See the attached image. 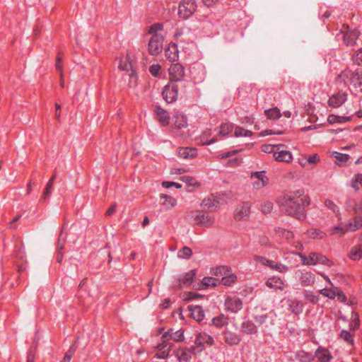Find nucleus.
Returning a JSON list of instances; mask_svg holds the SVG:
<instances>
[{
	"mask_svg": "<svg viewBox=\"0 0 362 362\" xmlns=\"http://www.w3.org/2000/svg\"><path fill=\"white\" fill-rule=\"evenodd\" d=\"M304 193L303 189H298L281 197L278 201L281 211L298 220H304L306 218L304 206L310 204L309 196H303Z\"/></svg>",
	"mask_w": 362,
	"mask_h": 362,
	"instance_id": "1",
	"label": "nucleus"
},
{
	"mask_svg": "<svg viewBox=\"0 0 362 362\" xmlns=\"http://www.w3.org/2000/svg\"><path fill=\"white\" fill-rule=\"evenodd\" d=\"M190 218L192 220L194 224L206 228L211 227L215 221L214 216L199 211H192L190 214Z\"/></svg>",
	"mask_w": 362,
	"mask_h": 362,
	"instance_id": "2",
	"label": "nucleus"
},
{
	"mask_svg": "<svg viewBox=\"0 0 362 362\" xmlns=\"http://www.w3.org/2000/svg\"><path fill=\"white\" fill-rule=\"evenodd\" d=\"M214 342V339L211 335L206 332H199L195 337L194 346H192L193 351L201 353L206 346H212Z\"/></svg>",
	"mask_w": 362,
	"mask_h": 362,
	"instance_id": "3",
	"label": "nucleus"
},
{
	"mask_svg": "<svg viewBox=\"0 0 362 362\" xmlns=\"http://www.w3.org/2000/svg\"><path fill=\"white\" fill-rule=\"evenodd\" d=\"M345 84H351L354 87L362 86V71H344L339 75Z\"/></svg>",
	"mask_w": 362,
	"mask_h": 362,
	"instance_id": "4",
	"label": "nucleus"
},
{
	"mask_svg": "<svg viewBox=\"0 0 362 362\" xmlns=\"http://www.w3.org/2000/svg\"><path fill=\"white\" fill-rule=\"evenodd\" d=\"M164 37L162 35H153L148 41V51L152 56H156L163 50Z\"/></svg>",
	"mask_w": 362,
	"mask_h": 362,
	"instance_id": "5",
	"label": "nucleus"
},
{
	"mask_svg": "<svg viewBox=\"0 0 362 362\" xmlns=\"http://www.w3.org/2000/svg\"><path fill=\"white\" fill-rule=\"evenodd\" d=\"M343 30L340 31L342 34V38L344 44L347 47H352L356 43V40L361 35V32L358 29H350L349 26L344 25Z\"/></svg>",
	"mask_w": 362,
	"mask_h": 362,
	"instance_id": "6",
	"label": "nucleus"
},
{
	"mask_svg": "<svg viewBox=\"0 0 362 362\" xmlns=\"http://www.w3.org/2000/svg\"><path fill=\"white\" fill-rule=\"evenodd\" d=\"M197 4L194 0H182L178 7V14L184 19L189 18L196 11Z\"/></svg>",
	"mask_w": 362,
	"mask_h": 362,
	"instance_id": "7",
	"label": "nucleus"
},
{
	"mask_svg": "<svg viewBox=\"0 0 362 362\" xmlns=\"http://www.w3.org/2000/svg\"><path fill=\"white\" fill-rule=\"evenodd\" d=\"M164 100L168 103H172L175 101L178 96L177 86L175 83L169 82L165 85L162 91Z\"/></svg>",
	"mask_w": 362,
	"mask_h": 362,
	"instance_id": "8",
	"label": "nucleus"
},
{
	"mask_svg": "<svg viewBox=\"0 0 362 362\" xmlns=\"http://www.w3.org/2000/svg\"><path fill=\"white\" fill-rule=\"evenodd\" d=\"M170 82L181 81L185 77V68L179 63L173 64L169 68Z\"/></svg>",
	"mask_w": 362,
	"mask_h": 362,
	"instance_id": "9",
	"label": "nucleus"
},
{
	"mask_svg": "<svg viewBox=\"0 0 362 362\" xmlns=\"http://www.w3.org/2000/svg\"><path fill=\"white\" fill-rule=\"evenodd\" d=\"M196 273L197 271L195 269H192L184 274L176 280L173 286L178 288L189 286L193 282Z\"/></svg>",
	"mask_w": 362,
	"mask_h": 362,
	"instance_id": "10",
	"label": "nucleus"
},
{
	"mask_svg": "<svg viewBox=\"0 0 362 362\" xmlns=\"http://www.w3.org/2000/svg\"><path fill=\"white\" fill-rule=\"evenodd\" d=\"M173 346V343L162 339L161 343L158 344L155 348L158 349L155 357L160 359H165L168 357L170 351Z\"/></svg>",
	"mask_w": 362,
	"mask_h": 362,
	"instance_id": "11",
	"label": "nucleus"
},
{
	"mask_svg": "<svg viewBox=\"0 0 362 362\" xmlns=\"http://www.w3.org/2000/svg\"><path fill=\"white\" fill-rule=\"evenodd\" d=\"M226 309L231 313H238L243 308V302L237 296H228L225 300Z\"/></svg>",
	"mask_w": 362,
	"mask_h": 362,
	"instance_id": "12",
	"label": "nucleus"
},
{
	"mask_svg": "<svg viewBox=\"0 0 362 362\" xmlns=\"http://www.w3.org/2000/svg\"><path fill=\"white\" fill-rule=\"evenodd\" d=\"M284 302L288 308L290 312L294 315H298L301 314L304 309L303 303L297 298L284 299Z\"/></svg>",
	"mask_w": 362,
	"mask_h": 362,
	"instance_id": "13",
	"label": "nucleus"
},
{
	"mask_svg": "<svg viewBox=\"0 0 362 362\" xmlns=\"http://www.w3.org/2000/svg\"><path fill=\"white\" fill-rule=\"evenodd\" d=\"M250 213V204L243 202L235 209L234 217L236 220H243L249 216Z\"/></svg>",
	"mask_w": 362,
	"mask_h": 362,
	"instance_id": "14",
	"label": "nucleus"
},
{
	"mask_svg": "<svg viewBox=\"0 0 362 362\" xmlns=\"http://www.w3.org/2000/svg\"><path fill=\"white\" fill-rule=\"evenodd\" d=\"M347 99V94L346 93L339 91L336 94L332 95L328 100V104L331 107H339Z\"/></svg>",
	"mask_w": 362,
	"mask_h": 362,
	"instance_id": "15",
	"label": "nucleus"
},
{
	"mask_svg": "<svg viewBox=\"0 0 362 362\" xmlns=\"http://www.w3.org/2000/svg\"><path fill=\"white\" fill-rule=\"evenodd\" d=\"M118 68L122 71H131L129 74L131 77L136 76L135 70H134L132 68V60L129 54H127L124 57L120 58Z\"/></svg>",
	"mask_w": 362,
	"mask_h": 362,
	"instance_id": "16",
	"label": "nucleus"
},
{
	"mask_svg": "<svg viewBox=\"0 0 362 362\" xmlns=\"http://www.w3.org/2000/svg\"><path fill=\"white\" fill-rule=\"evenodd\" d=\"M315 357H316L319 362H330L333 358L329 351L322 346H319L315 351Z\"/></svg>",
	"mask_w": 362,
	"mask_h": 362,
	"instance_id": "17",
	"label": "nucleus"
},
{
	"mask_svg": "<svg viewBox=\"0 0 362 362\" xmlns=\"http://www.w3.org/2000/svg\"><path fill=\"white\" fill-rule=\"evenodd\" d=\"M157 120L161 124L162 126L165 127L169 124L170 116L168 112L160 106H156L154 110Z\"/></svg>",
	"mask_w": 362,
	"mask_h": 362,
	"instance_id": "18",
	"label": "nucleus"
},
{
	"mask_svg": "<svg viewBox=\"0 0 362 362\" xmlns=\"http://www.w3.org/2000/svg\"><path fill=\"white\" fill-rule=\"evenodd\" d=\"M192 354H197L193 351L192 346L190 349H178L175 351V356L180 362H189L192 358Z\"/></svg>",
	"mask_w": 362,
	"mask_h": 362,
	"instance_id": "19",
	"label": "nucleus"
},
{
	"mask_svg": "<svg viewBox=\"0 0 362 362\" xmlns=\"http://www.w3.org/2000/svg\"><path fill=\"white\" fill-rule=\"evenodd\" d=\"M223 334L225 342L230 346L238 345L240 341V337L237 333L226 330Z\"/></svg>",
	"mask_w": 362,
	"mask_h": 362,
	"instance_id": "20",
	"label": "nucleus"
},
{
	"mask_svg": "<svg viewBox=\"0 0 362 362\" xmlns=\"http://www.w3.org/2000/svg\"><path fill=\"white\" fill-rule=\"evenodd\" d=\"M191 317L197 322H201L204 318V311L199 305H190L188 306Z\"/></svg>",
	"mask_w": 362,
	"mask_h": 362,
	"instance_id": "21",
	"label": "nucleus"
},
{
	"mask_svg": "<svg viewBox=\"0 0 362 362\" xmlns=\"http://www.w3.org/2000/svg\"><path fill=\"white\" fill-rule=\"evenodd\" d=\"M274 158L278 162L289 163L292 160V154L289 151L276 150L274 152Z\"/></svg>",
	"mask_w": 362,
	"mask_h": 362,
	"instance_id": "22",
	"label": "nucleus"
},
{
	"mask_svg": "<svg viewBox=\"0 0 362 362\" xmlns=\"http://www.w3.org/2000/svg\"><path fill=\"white\" fill-rule=\"evenodd\" d=\"M265 284L267 287L275 290L282 291L284 288V281L278 276H273L268 279Z\"/></svg>",
	"mask_w": 362,
	"mask_h": 362,
	"instance_id": "23",
	"label": "nucleus"
},
{
	"mask_svg": "<svg viewBox=\"0 0 362 362\" xmlns=\"http://www.w3.org/2000/svg\"><path fill=\"white\" fill-rule=\"evenodd\" d=\"M173 121L175 127L177 129H182L187 127V117L181 112L175 113L173 117Z\"/></svg>",
	"mask_w": 362,
	"mask_h": 362,
	"instance_id": "24",
	"label": "nucleus"
},
{
	"mask_svg": "<svg viewBox=\"0 0 362 362\" xmlns=\"http://www.w3.org/2000/svg\"><path fill=\"white\" fill-rule=\"evenodd\" d=\"M252 177L257 179V182L254 183L256 188H261L267 185L268 179L265 175L264 171L255 172L252 174Z\"/></svg>",
	"mask_w": 362,
	"mask_h": 362,
	"instance_id": "25",
	"label": "nucleus"
},
{
	"mask_svg": "<svg viewBox=\"0 0 362 362\" xmlns=\"http://www.w3.org/2000/svg\"><path fill=\"white\" fill-rule=\"evenodd\" d=\"M177 153L183 158H193L196 157L197 151L195 148L182 147L177 149Z\"/></svg>",
	"mask_w": 362,
	"mask_h": 362,
	"instance_id": "26",
	"label": "nucleus"
},
{
	"mask_svg": "<svg viewBox=\"0 0 362 362\" xmlns=\"http://www.w3.org/2000/svg\"><path fill=\"white\" fill-rule=\"evenodd\" d=\"M218 201L214 195H211L208 198L203 199L202 203V206L210 211H215L218 208Z\"/></svg>",
	"mask_w": 362,
	"mask_h": 362,
	"instance_id": "27",
	"label": "nucleus"
},
{
	"mask_svg": "<svg viewBox=\"0 0 362 362\" xmlns=\"http://www.w3.org/2000/svg\"><path fill=\"white\" fill-rule=\"evenodd\" d=\"M241 331L246 334H254L257 332V329L254 322L247 320L242 323Z\"/></svg>",
	"mask_w": 362,
	"mask_h": 362,
	"instance_id": "28",
	"label": "nucleus"
},
{
	"mask_svg": "<svg viewBox=\"0 0 362 362\" xmlns=\"http://www.w3.org/2000/svg\"><path fill=\"white\" fill-rule=\"evenodd\" d=\"M161 204L163 205L166 209H170L175 206L177 201L175 198L165 194H161L160 196Z\"/></svg>",
	"mask_w": 362,
	"mask_h": 362,
	"instance_id": "29",
	"label": "nucleus"
},
{
	"mask_svg": "<svg viewBox=\"0 0 362 362\" xmlns=\"http://www.w3.org/2000/svg\"><path fill=\"white\" fill-rule=\"evenodd\" d=\"M165 56L171 62L176 61L178 58L177 46L175 44L170 45L165 50Z\"/></svg>",
	"mask_w": 362,
	"mask_h": 362,
	"instance_id": "30",
	"label": "nucleus"
},
{
	"mask_svg": "<svg viewBox=\"0 0 362 362\" xmlns=\"http://www.w3.org/2000/svg\"><path fill=\"white\" fill-rule=\"evenodd\" d=\"M300 284L304 286H311L315 281V275L310 272H306L302 274L300 279Z\"/></svg>",
	"mask_w": 362,
	"mask_h": 362,
	"instance_id": "31",
	"label": "nucleus"
},
{
	"mask_svg": "<svg viewBox=\"0 0 362 362\" xmlns=\"http://www.w3.org/2000/svg\"><path fill=\"white\" fill-rule=\"evenodd\" d=\"M220 284V280L214 277H204L202 281V284L199 286L200 289H206L209 286L216 287Z\"/></svg>",
	"mask_w": 362,
	"mask_h": 362,
	"instance_id": "32",
	"label": "nucleus"
},
{
	"mask_svg": "<svg viewBox=\"0 0 362 362\" xmlns=\"http://www.w3.org/2000/svg\"><path fill=\"white\" fill-rule=\"evenodd\" d=\"M294 255L298 256L305 265H315L316 262L315 259V252L310 253L309 256L307 257L301 252H295Z\"/></svg>",
	"mask_w": 362,
	"mask_h": 362,
	"instance_id": "33",
	"label": "nucleus"
},
{
	"mask_svg": "<svg viewBox=\"0 0 362 362\" xmlns=\"http://www.w3.org/2000/svg\"><path fill=\"white\" fill-rule=\"evenodd\" d=\"M295 356L300 362H313L315 358L312 354L304 351L296 352Z\"/></svg>",
	"mask_w": 362,
	"mask_h": 362,
	"instance_id": "34",
	"label": "nucleus"
},
{
	"mask_svg": "<svg viewBox=\"0 0 362 362\" xmlns=\"http://www.w3.org/2000/svg\"><path fill=\"white\" fill-rule=\"evenodd\" d=\"M360 325L359 315L357 313L353 311L351 313V322L349 324L350 330L354 332L356 330L359 329Z\"/></svg>",
	"mask_w": 362,
	"mask_h": 362,
	"instance_id": "35",
	"label": "nucleus"
},
{
	"mask_svg": "<svg viewBox=\"0 0 362 362\" xmlns=\"http://www.w3.org/2000/svg\"><path fill=\"white\" fill-rule=\"evenodd\" d=\"M347 224L349 232L356 231L362 228V216H356L354 219V222L350 221Z\"/></svg>",
	"mask_w": 362,
	"mask_h": 362,
	"instance_id": "36",
	"label": "nucleus"
},
{
	"mask_svg": "<svg viewBox=\"0 0 362 362\" xmlns=\"http://www.w3.org/2000/svg\"><path fill=\"white\" fill-rule=\"evenodd\" d=\"M349 257L352 260H358L362 258V245L353 247L349 253Z\"/></svg>",
	"mask_w": 362,
	"mask_h": 362,
	"instance_id": "37",
	"label": "nucleus"
},
{
	"mask_svg": "<svg viewBox=\"0 0 362 362\" xmlns=\"http://www.w3.org/2000/svg\"><path fill=\"white\" fill-rule=\"evenodd\" d=\"M349 229H348V224H342L336 226L332 228V231L331 233L332 235H336L338 237L343 236L346 232H349Z\"/></svg>",
	"mask_w": 362,
	"mask_h": 362,
	"instance_id": "38",
	"label": "nucleus"
},
{
	"mask_svg": "<svg viewBox=\"0 0 362 362\" xmlns=\"http://www.w3.org/2000/svg\"><path fill=\"white\" fill-rule=\"evenodd\" d=\"M211 135V131L210 129H207L200 136V142L202 145H210L216 141V139H212L211 140L209 138Z\"/></svg>",
	"mask_w": 362,
	"mask_h": 362,
	"instance_id": "39",
	"label": "nucleus"
},
{
	"mask_svg": "<svg viewBox=\"0 0 362 362\" xmlns=\"http://www.w3.org/2000/svg\"><path fill=\"white\" fill-rule=\"evenodd\" d=\"M351 119V117H345V116H337L334 115H331L328 117L327 121L329 124L334 123H344L349 122Z\"/></svg>",
	"mask_w": 362,
	"mask_h": 362,
	"instance_id": "40",
	"label": "nucleus"
},
{
	"mask_svg": "<svg viewBox=\"0 0 362 362\" xmlns=\"http://www.w3.org/2000/svg\"><path fill=\"white\" fill-rule=\"evenodd\" d=\"M56 178V174H54L52 177L47 182L46 187L43 192L42 199L45 200L48 197L52 192V186Z\"/></svg>",
	"mask_w": 362,
	"mask_h": 362,
	"instance_id": "41",
	"label": "nucleus"
},
{
	"mask_svg": "<svg viewBox=\"0 0 362 362\" xmlns=\"http://www.w3.org/2000/svg\"><path fill=\"white\" fill-rule=\"evenodd\" d=\"M307 235L313 239H322L325 237L326 234L320 230L312 228L307 231Z\"/></svg>",
	"mask_w": 362,
	"mask_h": 362,
	"instance_id": "42",
	"label": "nucleus"
},
{
	"mask_svg": "<svg viewBox=\"0 0 362 362\" xmlns=\"http://www.w3.org/2000/svg\"><path fill=\"white\" fill-rule=\"evenodd\" d=\"M264 113L267 117L270 119H279L281 116V114L277 107L266 110Z\"/></svg>",
	"mask_w": 362,
	"mask_h": 362,
	"instance_id": "43",
	"label": "nucleus"
},
{
	"mask_svg": "<svg viewBox=\"0 0 362 362\" xmlns=\"http://www.w3.org/2000/svg\"><path fill=\"white\" fill-rule=\"evenodd\" d=\"M236 279V275L231 274L230 272L228 274L222 276L221 282L225 286H230L235 282Z\"/></svg>",
	"mask_w": 362,
	"mask_h": 362,
	"instance_id": "44",
	"label": "nucleus"
},
{
	"mask_svg": "<svg viewBox=\"0 0 362 362\" xmlns=\"http://www.w3.org/2000/svg\"><path fill=\"white\" fill-rule=\"evenodd\" d=\"M284 145L278 144V145H272V144H264L262 146L261 149L263 152L267 153H273L274 155V152L276 150H279Z\"/></svg>",
	"mask_w": 362,
	"mask_h": 362,
	"instance_id": "45",
	"label": "nucleus"
},
{
	"mask_svg": "<svg viewBox=\"0 0 362 362\" xmlns=\"http://www.w3.org/2000/svg\"><path fill=\"white\" fill-rule=\"evenodd\" d=\"M192 251L191 248L187 246L183 247L177 252L178 257L182 259H188L192 257Z\"/></svg>",
	"mask_w": 362,
	"mask_h": 362,
	"instance_id": "46",
	"label": "nucleus"
},
{
	"mask_svg": "<svg viewBox=\"0 0 362 362\" xmlns=\"http://www.w3.org/2000/svg\"><path fill=\"white\" fill-rule=\"evenodd\" d=\"M212 324L217 327H221L228 324V319L223 315H221L214 317Z\"/></svg>",
	"mask_w": 362,
	"mask_h": 362,
	"instance_id": "47",
	"label": "nucleus"
},
{
	"mask_svg": "<svg viewBox=\"0 0 362 362\" xmlns=\"http://www.w3.org/2000/svg\"><path fill=\"white\" fill-rule=\"evenodd\" d=\"M230 271V268L228 266H221L213 269V274L216 276H223L228 274Z\"/></svg>",
	"mask_w": 362,
	"mask_h": 362,
	"instance_id": "48",
	"label": "nucleus"
},
{
	"mask_svg": "<svg viewBox=\"0 0 362 362\" xmlns=\"http://www.w3.org/2000/svg\"><path fill=\"white\" fill-rule=\"evenodd\" d=\"M234 135L236 137L245 136L250 137L252 135V132L250 130H247L240 127H237L234 131Z\"/></svg>",
	"mask_w": 362,
	"mask_h": 362,
	"instance_id": "49",
	"label": "nucleus"
},
{
	"mask_svg": "<svg viewBox=\"0 0 362 362\" xmlns=\"http://www.w3.org/2000/svg\"><path fill=\"white\" fill-rule=\"evenodd\" d=\"M272 264H269V267L271 269L277 271L279 272H286L288 271V267L286 265H284L281 263L276 262L273 260L271 261Z\"/></svg>",
	"mask_w": 362,
	"mask_h": 362,
	"instance_id": "50",
	"label": "nucleus"
},
{
	"mask_svg": "<svg viewBox=\"0 0 362 362\" xmlns=\"http://www.w3.org/2000/svg\"><path fill=\"white\" fill-rule=\"evenodd\" d=\"M304 297L306 300L312 304H316L319 301V296L315 295L314 293L310 291H305Z\"/></svg>",
	"mask_w": 362,
	"mask_h": 362,
	"instance_id": "51",
	"label": "nucleus"
},
{
	"mask_svg": "<svg viewBox=\"0 0 362 362\" xmlns=\"http://www.w3.org/2000/svg\"><path fill=\"white\" fill-rule=\"evenodd\" d=\"M340 337L348 344H354V335L350 332L343 329L340 332Z\"/></svg>",
	"mask_w": 362,
	"mask_h": 362,
	"instance_id": "52",
	"label": "nucleus"
},
{
	"mask_svg": "<svg viewBox=\"0 0 362 362\" xmlns=\"http://www.w3.org/2000/svg\"><path fill=\"white\" fill-rule=\"evenodd\" d=\"M163 29V25L160 23H153L149 26L148 33L152 35H158V32Z\"/></svg>",
	"mask_w": 362,
	"mask_h": 362,
	"instance_id": "53",
	"label": "nucleus"
},
{
	"mask_svg": "<svg viewBox=\"0 0 362 362\" xmlns=\"http://www.w3.org/2000/svg\"><path fill=\"white\" fill-rule=\"evenodd\" d=\"M315 259L317 264L329 265L330 261L321 253L315 252Z\"/></svg>",
	"mask_w": 362,
	"mask_h": 362,
	"instance_id": "54",
	"label": "nucleus"
},
{
	"mask_svg": "<svg viewBox=\"0 0 362 362\" xmlns=\"http://www.w3.org/2000/svg\"><path fill=\"white\" fill-rule=\"evenodd\" d=\"M184 331L180 329L173 332L170 340H173L176 342H181L184 340Z\"/></svg>",
	"mask_w": 362,
	"mask_h": 362,
	"instance_id": "55",
	"label": "nucleus"
},
{
	"mask_svg": "<svg viewBox=\"0 0 362 362\" xmlns=\"http://www.w3.org/2000/svg\"><path fill=\"white\" fill-rule=\"evenodd\" d=\"M320 293L332 300L336 297V291L333 289L323 288L320 291Z\"/></svg>",
	"mask_w": 362,
	"mask_h": 362,
	"instance_id": "56",
	"label": "nucleus"
},
{
	"mask_svg": "<svg viewBox=\"0 0 362 362\" xmlns=\"http://www.w3.org/2000/svg\"><path fill=\"white\" fill-rule=\"evenodd\" d=\"M200 297H202L201 295L194 292H185L182 295V298L185 301H189Z\"/></svg>",
	"mask_w": 362,
	"mask_h": 362,
	"instance_id": "57",
	"label": "nucleus"
},
{
	"mask_svg": "<svg viewBox=\"0 0 362 362\" xmlns=\"http://www.w3.org/2000/svg\"><path fill=\"white\" fill-rule=\"evenodd\" d=\"M232 130V126L228 124H222L220 127L218 134L221 136L228 135Z\"/></svg>",
	"mask_w": 362,
	"mask_h": 362,
	"instance_id": "58",
	"label": "nucleus"
},
{
	"mask_svg": "<svg viewBox=\"0 0 362 362\" xmlns=\"http://www.w3.org/2000/svg\"><path fill=\"white\" fill-rule=\"evenodd\" d=\"M255 260L261 265L266 266L268 267H269L270 264H272V262H271L272 260L262 256H255Z\"/></svg>",
	"mask_w": 362,
	"mask_h": 362,
	"instance_id": "59",
	"label": "nucleus"
},
{
	"mask_svg": "<svg viewBox=\"0 0 362 362\" xmlns=\"http://www.w3.org/2000/svg\"><path fill=\"white\" fill-rule=\"evenodd\" d=\"M276 232L288 240L293 238L294 236L293 232L287 230L284 228H279Z\"/></svg>",
	"mask_w": 362,
	"mask_h": 362,
	"instance_id": "60",
	"label": "nucleus"
},
{
	"mask_svg": "<svg viewBox=\"0 0 362 362\" xmlns=\"http://www.w3.org/2000/svg\"><path fill=\"white\" fill-rule=\"evenodd\" d=\"M325 205L327 208L332 210L334 213L339 212V207L330 199H326Z\"/></svg>",
	"mask_w": 362,
	"mask_h": 362,
	"instance_id": "61",
	"label": "nucleus"
},
{
	"mask_svg": "<svg viewBox=\"0 0 362 362\" xmlns=\"http://www.w3.org/2000/svg\"><path fill=\"white\" fill-rule=\"evenodd\" d=\"M261 209L264 214H269L273 209V204L272 202H265L262 204Z\"/></svg>",
	"mask_w": 362,
	"mask_h": 362,
	"instance_id": "62",
	"label": "nucleus"
},
{
	"mask_svg": "<svg viewBox=\"0 0 362 362\" xmlns=\"http://www.w3.org/2000/svg\"><path fill=\"white\" fill-rule=\"evenodd\" d=\"M334 158L341 161V162H346L349 159V156L348 154H344L339 152H334Z\"/></svg>",
	"mask_w": 362,
	"mask_h": 362,
	"instance_id": "63",
	"label": "nucleus"
},
{
	"mask_svg": "<svg viewBox=\"0 0 362 362\" xmlns=\"http://www.w3.org/2000/svg\"><path fill=\"white\" fill-rule=\"evenodd\" d=\"M353 60L355 64L359 66L362 65V48L356 52Z\"/></svg>",
	"mask_w": 362,
	"mask_h": 362,
	"instance_id": "64",
	"label": "nucleus"
}]
</instances>
